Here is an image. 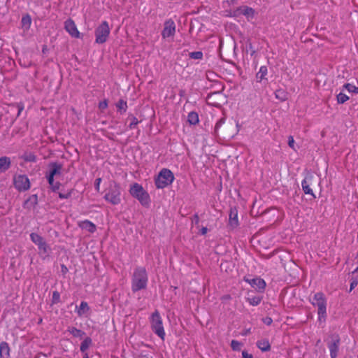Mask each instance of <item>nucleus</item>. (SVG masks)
I'll return each instance as SVG.
<instances>
[{
	"instance_id": "39",
	"label": "nucleus",
	"mask_w": 358,
	"mask_h": 358,
	"mask_svg": "<svg viewBox=\"0 0 358 358\" xmlns=\"http://www.w3.org/2000/svg\"><path fill=\"white\" fill-rule=\"evenodd\" d=\"M60 299L59 293L57 291L53 292L52 293V302L54 303H57L59 302Z\"/></svg>"
},
{
	"instance_id": "10",
	"label": "nucleus",
	"mask_w": 358,
	"mask_h": 358,
	"mask_svg": "<svg viewBox=\"0 0 358 358\" xmlns=\"http://www.w3.org/2000/svg\"><path fill=\"white\" fill-rule=\"evenodd\" d=\"M243 280L258 292H263L265 289L266 284L264 280L260 278H250L244 277Z\"/></svg>"
},
{
	"instance_id": "27",
	"label": "nucleus",
	"mask_w": 358,
	"mask_h": 358,
	"mask_svg": "<svg viewBox=\"0 0 358 358\" xmlns=\"http://www.w3.org/2000/svg\"><path fill=\"white\" fill-rule=\"evenodd\" d=\"M262 299L259 296H249L246 300L250 305L255 306L260 303Z\"/></svg>"
},
{
	"instance_id": "18",
	"label": "nucleus",
	"mask_w": 358,
	"mask_h": 358,
	"mask_svg": "<svg viewBox=\"0 0 358 358\" xmlns=\"http://www.w3.org/2000/svg\"><path fill=\"white\" fill-rule=\"evenodd\" d=\"M238 11L244 15L248 19H252L255 15L254 9L248 6H241L238 9Z\"/></svg>"
},
{
	"instance_id": "43",
	"label": "nucleus",
	"mask_w": 358,
	"mask_h": 358,
	"mask_svg": "<svg viewBox=\"0 0 358 358\" xmlns=\"http://www.w3.org/2000/svg\"><path fill=\"white\" fill-rule=\"evenodd\" d=\"M71 192H68V193H66V194L59 193V197L60 199H68V198H69L71 196Z\"/></svg>"
},
{
	"instance_id": "40",
	"label": "nucleus",
	"mask_w": 358,
	"mask_h": 358,
	"mask_svg": "<svg viewBox=\"0 0 358 358\" xmlns=\"http://www.w3.org/2000/svg\"><path fill=\"white\" fill-rule=\"evenodd\" d=\"M17 106V108L18 109V112H17V116H20L21 113L22 112V110H24V103H22V102H20V103H17L16 104Z\"/></svg>"
},
{
	"instance_id": "21",
	"label": "nucleus",
	"mask_w": 358,
	"mask_h": 358,
	"mask_svg": "<svg viewBox=\"0 0 358 358\" xmlns=\"http://www.w3.org/2000/svg\"><path fill=\"white\" fill-rule=\"evenodd\" d=\"M257 346L262 352H267L271 348V345L269 343L268 340H267V339H262V340L258 341L257 342Z\"/></svg>"
},
{
	"instance_id": "11",
	"label": "nucleus",
	"mask_w": 358,
	"mask_h": 358,
	"mask_svg": "<svg viewBox=\"0 0 358 358\" xmlns=\"http://www.w3.org/2000/svg\"><path fill=\"white\" fill-rule=\"evenodd\" d=\"M65 30L73 38H80V33L78 31L75 22L69 18L64 22Z\"/></svg>"
},
{
	"instance_id": "46",
	"label": "nucleus",
	"mask_w": 358,
	"mask_h": 358,
	"mask_svg": "<svg viewBox=\"0 0 358 358\" xmlns=\"http://www.w3.org/2000/svg\"><path fill=\"white\" fill-rule=\"evenodd\" d=\"M47 178H48V181L49 185L50 186L52 185V184H54V176L52 175L49 174L47 176Z\"/></svg>"
},
{
	"instance_id": "45",
	"label": "nucleus",
	"mask_w": 358,
	"mask_h": 358,
	"mask_svg": "<svg viewBox=\"0 0 358 358\" xmlns=\"http://www.w3.org/2000/svg\"><path fill=\"white\" fill-rule=\"evenodd\" d=\"M242 357L243 358H253L252 355L249 354L247 351L243 350L242 352Z\"/></svg>"
},
{
	"instance_id": "20",
	"label": "nucleus",
	"mask_w": 358,
	"mask_h": 358,
	"mask_svg": "<svg viewBox=\"0 0 358 358\" xmlns=\"http://www.w3.org/2000/svg\"><path fill=\"white\" fill-rule=\"evenodd\" d=\"M26 162H36L37 157L33 152L26 151L20 157Z\"/></svg>"
},
{
	"instance_id": "19",
	"label": "nucleus",
	"mask_w": 358,
	"mask_h": 358,
	"mask_svg": "<svg viewBox=\"0 0 358 358\" xmlns=\"http://www.w3.org/2000/svg\"><path fill=\"white\" fill-rule=\"evenodd\" d=\"M10 159L8 157H0V173L8 170L10 166Z\"/></svg>"
},
{
	"instance_id": "47",
	"label": "nucleus",
	"mask_w": 358,
	"mask_h": 358,
	"mask_svg": "<svg viewBox=\"0 0 358 358\" xmlns=\"http://www.w3.org/2000/svg\"><path fill=\"white\" fill-rule=\"evenodd\" d=\"M193 222L195 223V224H199V217L197 213L194 214L192 217Z\"/></svg>"
},
{
	"instance_id": "32",
	"label": "nucleus",
	"mask_w": 358,
	"mask_h": 358,
	"mask_svg": "<svg viewBox=\"0 0 358 358\" xmlns=\"http://www.w3.org/2000/svg\"><path fill=\"white\" fill-rule=\"evenodd\" d=\"M343 87L348 90L349 92L358 94V87H356L350 83L345 84Z\"/></svg>"
},
{
	"instance_id": "38",
	"label": "nucleus",
	"mask_w": 358,
	"mask_h": 358,
	"mask_svg": "<svg viewBox=\"0 0 358 358\" xmlns=\"http://www.w3.org/2000/svg\"><path fill=\"white\" fill-rule=\"evenodd\" d=\"M130 123H129V127L131 129H134L138 124V119L134 117V116H131L130 117Z\"/></svg>"
},
{
	"instance_id": "22",
	"label": "nucleus",
	"mask_w": 358,
	"mask_h": 358,
	"mask_svg": "<svg viewBox=\"0 0 358 358\" xmlns=\"http://www.w3.org/2000/svg\"><path fill=\"white\" fill-rule=\"evenodd\" d=\"M50 166L51 167V170L49 174L52 175L53 176L61 174L62 169V164L55 162L50 164Z\"/></svg>"
},
{
	"instance_id": "1",
	"label": "nucleus",
	"mask_w": 358,
	"mask_h": 358,
	"mask_svg": "<svg viewBox=\"0 0 358 358\" xmlns=\"http://www.w3.org/2000/svg\"><path fill=\"white\" fill-rule=\"evenodd\" d=\"M310 302L314 307L317 308V322L324 327L327 317V301L324 294L321 292H316Z\"/></svg>"
},
{
	"instance_id": "31",
	"label": "nucleus",
	"mask_w": 358,
	"mask_h": 358,
	"mask_svg": "<svg viewBox=\"0 0 358 358\" xmlns=\"http://www.w3.org/2000/svg\"><path fill=\"white\" fill-rule=\"evenodd\" d=\"M226 118L225 117H221L215 124V129H214V133L215 136L219 135V130L220 127L225 123Z\"/></svg>"
},
{
	"instance_id": "23",
	"label": "nucleus",
	"mask_w": 358,
	"mask_h": 358,
	"mask_svg": "<svg viewBox=\"0 0 358 358\" xmlns=\"http://www.w3.org/2000/svg\"><path fill=\"white\" fill-rule=\"evenodd\" d=\"M199 115L196 112H190L187 115V122L192 125H195L199 123Z\"/></svg>"
},
{
	"instance_id": "37",
	"label": "nucleus",
	"mask_w": 358,
	"mask_h": 358,
	"mask_svg": "<svg viewBox=\"0 0 358 358\" xmlns=\"http://www.w3.org/2000/svg\"><path fill=\"white\" fill-rule=\"evenodd\" d=\"M358 285V277H352L350 280V287L349 292L352 291Z\"/></svg>"
},
{
	"instance_id": "15",
	"label": "nucleus",
	"mask_w": 358,
	"mask_h": 358,
	"mask_svg": "<svg viewBox=\"0 0 358 358\" xmlns=\"http://www.w3.org/2000/svg\"><path fill=\"white\" fill-rule=\"evenodd\" d=\"M229 225L234 229L238 225V212L236 209H231L229 213Z\"/></svg>"
},
{
	"instance_id": "48",
	"label": "nucleus",
	"mask_w": 358,
	"mask_h": 358,
	"mask_svg": "<svg viewBox=\"0 0 358 358\" xmlns=\"http://www.w3.org/2000/svg\"><path fill=\"white\" fill-rule=\"evenodd\" d=\"M208 232V229L206 227H203L200 230V234L201 235H206Z\"/></svg>"
},
{
	"instance_id": "53",
	"label": "nucleus",
	"mask_w": 358,
	"mask_h": 358,
	"mask_svg": "<svg viewBox=\"0 0 358 358\" xmlns=\"http://www.w3.org/2000/svg\"><path fill=\"white\" fill-rule=\"evenodd\" d=\"M83 358H89L88 354L85 353Z\"/></svg>"
},
{
	"instance_id": "52",
	"label": "nucleus",
	"mask_w": 358,
	"mask_h": 358,
	"mask_svg": "<svg viewBox=\"0 0 358 358\" xmlns=\"http://www.w3.org/2000/svg\"><path fill=\"white\" fill-rule=\"evenodd\" d=\"M117 203V201L116 198L113 196V204H115V203Z\"/></svg>"
},
{
	"instance_id": "5",
	"label": "nucleus",
	"mask_w": 358,
	"mask_h": 358,
	"mask_svg": "<svg viewBox=\"0 0 358 358\" xmlns=\"http://www.w3.org/2000/svg\"><path fill=\"white\" fill-rule=\"evenodd\" d=\"M151 329L160 338L164 340L165 331L163 327L162 318L159 313L155 310L150 317Z\"/></svg>"
},
{
	"instance_id": "49",
	"label": "nucleus",
	"mask_w": 358,
	"mask_h": 358,
	"mask_svg": "<svg viewBox=\"0 0 358 358\" xmlns=\"http://www.w3.org/2000/svg\"><path fill=\"white\" fill-rule=\"evenodd\" d=\"M107 107V103L106 101L100 102L99 103V108L101 109H104Z\"/></svg>"
},
{
	"instance_id": "51",
	"label": "nucleus",
	"mask_w": 358,
	"mask_h": 358,
	"mask_svg": "<svg viewBox=\"0 0 358 358\" xmlns=\"http://www.w3.org/2000/svg\"><path fill=\"white\" fill-rule=\"evenodd\" d=\"M62 271L64 273H66L67 271H68V268L66 266L64 265H62Z\"/></svg>"
},
{
	"instance_id": "4",
	"label": "nucleus",
	"mask_w": 358,
	"mask_h": 358,
	"mask_svg": "<svg viewBox=\"0 0 358 358\" xmlns=\"http://www.w3.org/2000/svg\"><path fill=\"white\" fill-rule=\"evenodd\" d=\"M129 192L143 206H147L150 203V196L141 185L136 182L133 184L130 187Z\"/></svg>"
},
{
	"instance_id": "55",
	"label": "nucleus",
	"mask_w": 358,
	"mask_h": 358,
	"mask_svg": "<svg viewBox=\"0 0 358 358\" xmlns=\"http://www.w3.org/2000/svg\"><path fill=\"white\" fill-rule=\"evenodd\" d=\"M357 208H358V203H357Z\"/></svg>"
},
{
	"instance_id": "50",
	"label": "nucleus",
	"mask_w": 358,
	"mask_h": 358,
	"mask_svg": "<svg viewBox=\"0 0 358 358\" xmlns=\"http://www.w3.org/2000/svg\"><path fill=\"white\" fill-rule=\"evenodd\" d=\"M101 178H97L96 180V189L99 190V185H100V182H101Z\"/></svg>"
},
{
	"instance_id": "8",
	"label": "nucleus",
	"mask_w": 358,
	"mask_h": 358,
	"mask_svg": "<svg viewBox=\"0 0 358 358\" xmlns=\"http://www.w3.org/2000/svg\"><path fill=\"white\" fill-rule=\"evenodd\" d=\"M110 34V28L108 22H103L96 29V42L97 43H104Z\"/></svg>"
},
{
	"instance_id": "30",
	"label": "nucleus",
	"mask_w": 358,
	"mask_h": 358,
	"mask_svg": "<svg viewBox=\"0 0 358 358\" xmlns=\"http://www.w3.org/2000/svg\"><path fill=\"white\" fill-rule=\"evenodd\" d=\"M267 74V69H259V71L257 73L256 79L257 82H262L265 79V76Z\"/></svg>"
},
{
	"instance_id": "6",
	"label": "nucleus",
	"mask_w": 358,
	"mask_h": 358,
	"mask_svg": "<svg viewBox=\"0 0 358 358\" xmlns=\"http://www.w3.org/2000/svg\"><path fill=\"white\" fill-rule=\"evenodd\" d=\"M31 241L38 246L40 254L48 255L50 250L49 245L47 244L44 238L36 233L30 234Z\"/></svg>"
},
{
	"instance_id": "13",
	"label": "nucleus",
	"mask_w": 358,
	"mask_h": 358,
	"mask_svg": "<svg viewBox=\"0 0 358 358\" xmlns=\"http://www.w3.org/2000/svg\"><path fill=\"white\" fill-rule=\"evenodd\" d=\"M176 32V25L173 20H169L165 22L164 27L162 35L163 38H169L173 36Z\"/></svg>"
},
{
	"instance_id": "42",
	"label": "nucleus",
	"mask_w": 358,
	"mask_h": 358,
	"mask_svg": "<svg viewBox=\"0 0 358 358\" xmlns=\"http://www.w3.org/2000/svg\"><path fill=\"white\" fill-rule=\"evenodd\" d=\"M262 321L265 324H266L268 326L271 325L273 322V320L270 317H266L263 318Z\"/></svg>"
},
{
	"instance_id": "41",
	"label": "nucleus",
	"mask_w": 358,
	"mask_h": 358,
	"mask_svg": "<svg viewBox=\"0 0 358 358\" xmlns=\"http://www.w3.org/2000/svg\"><path fill=\"white\" fill-rule=\"evenodd\" d=\"M288 145H289V146L291 148L295 150V148H294V140L293 136H289L288 137Z\"/></svg>"
},
{
	"instance_id": "36",
	"label": "nucleus",
	"mask_w": 358,
	"mask_h": 358,
	"mask_svg": "<svg viewBox=\"0 0 358 358\" xmlns=\"http://www.w3.org/2000/svg\"><path fill=\"white\" fill-rule=\"evenodd\" d=\"M206 77L210 81H215L217 80V75L213 71H208L206 72Z\"/></svg>"
},
{
	"instance_id": "24",
	"label": "nucleus",
	"mask_w": 358,
	"mask_h": 358,
	"mask_svg": "<svg viewBox=\"0 0 358 358\" xmlns=\"http://www.w3.org/2000/svg\"><path fill=\"white\" fill-rule=\"evenodd\" d=\"M22 27L25 29H29L31 24V18L29 15H23L21 20Z\"/></svg>"
},
{
	"instance_id": "7",
	"label": "nucleus",
	"mask_w": 358,
	"mask_h": 358,
	"mask_svg": "<svg viewBox=\"0 0 358 358\" xmlns=\"http://www.w3.org/2000/svg\"><path fill=\"white\" fill-rule=\"evenodd\" d=\"M13 184L19 192H25L31 187L29 178L24 174L15 175L13 177Z\"/></svg>"
},
{
	"instance_id": "17",
	"label": "nucleus",
	"mask_w": 358,
	"mask_h": 358,
	"mask_svg": "<svg viewBox=\"0 0 358 358\" xmlns=\"http://www.w3.org/2000/svg\"><path fill=\"white\" fill-rule=\"evenodd\" d=\"M10 348L8 344L3 341L0 343V358H9Z\"/></svg>"
},
{
	"instance_id": "28",
	"label": "nucleus",
	"mask_w": 358,
	"mask_h": 358,
	"mask_svg": "<svg viewBox=\"0 0 358 358\" xmlns=\"http://www.w3.org/2000/svg\"><path fill=\"white\" fill-rule=\"evenodd\" d=\"M275 96L277 99H279L281 101H284L287 99V93L282 89L276 90Z\"/></svg>"
},
{
	"instance_id": "54",
	"label": "nucleus",
	"mask_w": 358,
	"mask_h": 358,
	"mask_svg": "<svg viewBox=\"0 0 358 358\" xmlns=\"http://www.w3.org/2000/svg\"><path fill=\"white\" fill-rule=\"evenodd\" d=\"M250 331V329L246 330L245 332L243 335H247L248 334H249Z\"/></svg>"
},
{
	"instance_id": "16",
	"label": "nucleus",
	"mask_w": 358,
	"mask_h": 358,
	"mask_svg": "<svg viewBox=\"0 0 358 358\" xmlns=\"http://www.w3.org/2000/svg\"><path fill=\"white\" fill-rule=\"evenodd\" d=\"M78 225L81 229H85L90 233L94 232L96 229V225L87 220L80 222Z\"/></svg>"
},
{
	"instance_id": "3",
	"label": "nucleus",
	"mask_w": 358,
	"mask_h": 358,
	"mask_svg": "<svg viewBox=\"0 0 358 358\" xmlns=\"http://www.w3.org/2000/svg\"><path fill=\"white\" fill-rule=\"evenodd\" d=\"M174 179L173 172L169 169L164 168L155 178V184L157 189H164L171 185Z\"/></svg>"
},
{
	"instance_id": "9",
	"label": "nucleus",
	"mask_w": 358,
	"mask_h": 358,
	"mask_svg": "<svg viewBox=\"0 0 358 358\" xmlns=\"http://www.w3.org/2000/svg\"><path fill=\"white\" fill-rule=\"evenodd\" d=\"M341 338L338 334H334L331 335V341L328 343L327 346L330 352L331 358H336L338 353Z\"/></svg>"
},
{
	"instance_id": "33",
	"label": "nucleus",
	"mask_w": 358,
	"mask_h": 358,
	"mask_svg": "<svg viewBox=\"0 0 358 358\" xmlns=\"http://www.w3.org/2000/svg\"><path fill=\"white\" fill-rule=\"evenodd\" d=\"M337 102L338 103H344L349 99V96L343 92H340L337 96Z\"/></svg>"
},
{
	"instance_id": "2",
	"label": "nucleus",
	"mask_w": 358,
	"mask_h": 358,
	"mask_svg": "<svg viewBox=\"0 0 358 358\" xmlns=\"http://www.w3.org/2000/svg\"><path fill=\"white\" fill-rule=\"evenodd\" d=\"M148 273L145 268L137 267L134 269L131 278V289L134 292L145 289L148 285Z\"/></svg>"
},
{
	"instance_id": "34",
	"label": "nucleus",
	"mask_w": 358,
	"mask_h": 358,
	"mask_svg": "<svg viewBox=\"0 0 358 358\" xmlns=\"http://www.w3.org/2000/svg\"><path fill=\"white\" fill-rule=\"evenodd\" d=\"M241 345L242 344L236 340H232L231 342V347L234 351H239Z\"/></svg>"
},
{
	"instance_id": "12",
	"label": "nucleus",
	"mask_w": 358,
	"mask_h": 358,
	"mask_svg": "<svg viewBox=\"0 0 358 358\" xmlns=\"http://www.w3.org/2000/svg\"><path fill=\"white\" fill-rule=\"evenodd\" d=\"M313 178L314 176L312 174H307L301 182V187L303 192L306 194H310L315 199L316 198V196L313 193V189L310 188Z\"/></svg>"
},
{
	"instance_id": "14",
	"label": "nucleus",
	"mask_w": 358,
	"mask_h": 358,
	"mask_svg": "<svg viewBox=\"0 0 358 358\" xmlns=\"http://www.w3.org/2000/svg\"><path fill=\"white\" fill-rule=\"evenodd\" d=\"M90 306L86 301H82L79 306H76V312L79 317L87 316L90 312Z\"/></svg>"
},
{
	"instance_id": "29",
	"label": "nucleus",
	"mask_w": 358,
	"mask_h": 358,
	"mask_svg": "<svg viewBox=\"0 0 358 358\" xmlns=\"http://www.w3.org/2000/svg\"><path fill=\"white\" fill-rule=\"evenodd\" d=\"M92 344V339L89 337H87L84 339V341L81 343L80 345V351L82 352L87 353L86 350L89 348L90 345Z\"/></svg>"
},
{
	"instance_id": "26",
	"label": "nucleus",
	"mask_w": 358,
	"mask_h": 358,
	"mask_svg": "<svg viewBox=\"0 0 358 358\" xmlns=\"http://www.w3.org/2000/svg\"><path fill=\"white\" fill-rule=\"evenodd\" d=\"M116 107H117V111L120 114L125 113L127 109V101H125L122 99L119 100V101L116 103Z\"/></svg>"
},
{
	"instance_id": "35",
	"label": "nucleus",
	"mask_w": 358,
	"mask_h": 358,
	"mask_svg": "<svg viewBox=\"0 0 358 358\" xmlns=\"http://www.w3.org/2000/svg\"><path fill=\"white\" fill-rule=\"evenodd\" d=\"M189 57L194 59H201L203 57V52L201 51L192 52L189 53Z\"/></svg>"
},
{
	"instance_id": "44",
	"label": "nucleus",
	"mask_w": 358,
	"mask_h": 358,
	"mask_svg": "<svg viewBox=\"0 0 358 358\" xmlns=\"http://www.w3.org/2000/svg\"><path fill=\"white\" fill-rule=\"evenodd\" d=\"M52 191L55 192L57 191V189H59V187H60V183L59 182H54V184H52V185L50 186Z\"/></svg>"
},
{
	"instance_id": "25",
	"label": "nucleus",
	"mask_w": 358,
	"mask_h": 358,
	"mask_svg": "<svg viewBox=\"0 0 358 358\" xmlns=\"http://www.w3.org/2000/svg\"><path fill=\"white\" fill-rule=\"evenodd\" d=\"M68 331L74 337L82 338L85 334L80 329L71 327L68 328Z\"/></svg>"
}]
</instances>
